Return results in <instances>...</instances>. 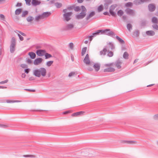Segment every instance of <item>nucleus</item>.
<instances>
[{
	"instance_id": "1",
	"label": "nucleus",
	"mask_w": 158,
	"mask_h": 158,
	"mask_svg": "<svg viewBox=\"0 0 158 158\" xmlns=\"http://www.w3.org/2000/svg\"><path fill=\"white\" fill-rule=\"evenodd\" d=\"M47 73L46 69L43 67L40 68L39 69H36L33 71V74L36 77H40L41 75L42 77H45Z\"/></svg>"
},
{
	"instance_id": "2",
	"label": "nucleus",
	"mask_w": 158,
	"mask_h": 158,
	"mask_svg": "<svg viewBox=\"0 0 158 158\" xmlns=\"http://www.w3.org/2000/svg\"><path fill=\"white\" fill-rule=\"evenodd\" d=\"M16 45V40L15 37L11 38L10 45V52L11 53H13L15 50Z\"/></svg>"
},
{
	"instance_id": "3",
	"label": "nucleus",
	"mask_w": 158,
	"mask_h": 158,
	"mask_svg": "<svg viewBox=\"0 0 158 158\" xmlns=\"http://www.w3.org/2000/svg\"><path fill=\"white\" fill-rule=\"evenodd\" d=\"M102 34H104L109 36H111L113 38H114L115 36V33L114 32L111 31L110 29H106L104 30H102Z\"/></svg>"
},
{
	"instance_id": "4",
	"label": "nucleus",
	"mask_w": 158,
	"mask_h": 158,
	"mask_svg": "<svg viewBox=\"0 0 158 158\" xmlns=\"http://www.w3.org/2000/svg\"><path fill=\"white\" fill-rule=\"evenodd\" d=\"M86 10H82L81 12L79 14L76 15V18L78 19H83L86 15Z\"/></svg>"
},
{
	"instance_id": "5",
	"label": "nucleus",
	"mask_w": 158,
	"mask_h": 158,
	"mask_svg": "<svg viewBox=\"0 0 158 158\" xmlns=\"http://www.w3.org/2000/svg\"><path fill=\"white\" fill-rule=\"evenodd\" d=\"M73 13L72 12L64 13L63 15V18L66 21H68L71 19L70 16Z\"/></svg>"
},
{
	"instance_id": "6",
	"label": "nucleus",
	"mask_w": 158,
	"mask_h": 158,
	"mask_svg": "<svg viewBox=\"0 0 158 158\" xmlns=\"http://www.w3.org/2000/svg\"><path fill=\"white\" fill-rule=\"evenodd\" d=\"M46 52L45 50L38 49L36 51V53L39 56H44Z\"/></svg>"
},
{
	"instance_id": "7",
	"label": "nucleus",
	"mask_w": 158,
	"mask_h": 158,
	"mask_svg": "<svg viewBox=\"0 0 158 158\" xmlns=\"http://www.w3.org/2000/svg\"><path fill=\"white\" fill-rule=\"evenodd\" d=\"M107 45L108 46H106L104 47L106 48L107 51H108L114 49V46L111 42H109Z\"/></svg>"
},
{
	"instance_id": "8",
	"label": "nucleus",
	"mask_w": 158,
	"mask_h": 158,
	"mask_svg": "<svg viewBox=\"0 0 158 158\" xmlns=\"http://www.w3.org/2000/svg\"><path fill=\"white\" fill-rule=\"evenodd\" d=\"M125 11L127 14L128 15L133 16L135 15V12L132 9L129 8H127L125 10Z\"/></svg>"
},
{
	"instance_id": "9",
	"label": "nucleus",
	"mask_w": 158,
	"mask_h": 158,
	"mask_svg": "<svg viewBox=\"0 0 158 158\" xmlns=\"http://www.w3.org/2000/svg\"><path fill=\"white\" fill-rule=\"evenodd\" d=\"M122 64L121 61L119 59H118L115 61L114 64L118 69H120L121 68V65Z\"/></svg>"
},
{
	"instance_id": "10",
	"label": "nucleus",
	"mask_w": 158,
	"mask_h": 158,
	"mask_svg": "<svg viewBox=\"0 0 158 158\" xmlns=\"http://www.w3.org/2000/svg\"><path fill=\"white\" fill-rule=\"evenodd\" d=\"M105 3L104 4V7L105 9L107 10L108 8L109 5L111 4L112 2V0H104Z\"/></svg>"
},
{
	"instance_id": "11",
	"label": "nucleus",
	"mask_w": 158,
	"mask_h": 158,
	"mask_svg": "<svg viewBox=\"0 0 158 158\" xmlns=\"http://www.w3.org/2000/svg\"><path fill=\"white\" fill-rule=\"evenodd\" d=\"M148 7V10L150 12H153L155 11L156 8L155 5L152 3L149 4Z\"/></svg>"
},
{
	"instance_id": "12",
	"label": "nucleus",
	"mask_w": 158,
	"mask_h": 158,
	"mask_svg": "<svg viewBox=\"0 0 158 158\" xmlns=\"http://www.w3.org/2000/svg\"><path fill=\"white\" fill-rule=\"evenodd\" d=\"M43 59L42 58L39 57L35 59L34 61V65H38L39 64L41 63Z\"/></svg>"
},
{
	"instance_id": "13",
	"label": "nucleus",
	"mask_w": 158,
	"mask_h": 158,
	"mask_svg": "<svg viewBox=\"0 0 158 158\" xmlns=\"http://www.w3.org/2000/svg\"><path fill=\"white\" fill-rule=\"evenodd\" d=\"M84 62L87 65H89L90 63L89 55L87 54L83 60Z\"/></svg>"
},
{
	"instance_id": "14",
	"label": "nucleus",
	"mask_w": 158,
	"mask_h": 158,
	"mask_svg": "<svg viewBox=\"0 0 158 158\" xmlns=\"http://www.w3.org/2000/svg\"><path fill=\"white\" fill-rule=\"evenodd\" d=\"M146 2H147L146 0H135L133 2V3L135 5H137Z\"/></svg>"
},
{
	"instance_id": "15",
	"label": "nucleus",
	"mask_w": 158,
	"mask_h": 158,
	"mask_svg": "<svg viewBox=\"0 0 158 158\" xmlns=\"http://www.w3.org/2000/svg\"><path fill=\"white\" fill-rule=\"evenodd\" d=\"M84 113V112L83 111H81L78 112L76 113H73L71 114V116L72 117H78L80 116L81 114Z\"/></svg>"
},
{
	"instance_id": "16",
	"label": "nucleus",
	"mask_w": 158,
	"mask_h": 158,
	"mask_svg": "<svg viewBox=\"0 0 158 158\" xmlns=\"http://www.w3.org/2000/svg\"><path fill=\"white\" fill-rule=\"evenodd\" d=\"M93 67L95 69V71L98 72L100 69V64L98 63H95Z\"/></svg>"
},
{
	"instance_id": "17",
	"label": "nucleus",
	"mask_w": 158,
	"mask_h": 158,
	"mask_svg": "<svg viewBox=\"0 0 158 158\" xmlns=\"http://www.w3.org/2000/svg\"><path fill=\"white\" fill-rule=\"evenodd\" d=\"M95 12L93 11L90 13L85 18V19L86 21L88 20L90 18H91L95 15Z\"/></svg>"
},
{
	"instance_id": "18",
	"label": "nucleus",
	"mask_w": 158,
	"mask_h": 158,
	"mask_svg": "<svg viewBox=\"0 0 158 158\" xmlns=\"http://www.w3.org/2000/svg\"><path fill=\"white\" fill-rule=\"evenodd\" d=\"M31 3L32 5L36 6L40 5L41 3V2L38 0H32Z\"/></svg>"
},
{
	"instance_id": "19",
	"label": "nucleus",
	"mask_w": 158,
	"mask_h": 158,
	"mask_svg": "<svg viewBox=\"0 0 158 158\" xmlns=\"http://www.w3.org/2000/svg\"><path fill=\"white\" fill-rule=\"evenodd\" d=\"M115 71V69L112 67H109L104 69V72H113Z\"/></svg>"
},
{
	"instance_id": "20",
	"label": "nucleus",
	"mask_w": 158,
	"mask_h": 158,
	"mask_svg": "<svg viewBox=\"0 0 158 158\" xmlns=\"http://www.w3.org/2000/svg\"><path fill=\"white\" fill-rule=\"evenodd\" d=\"M28 55L30 56V57L31 59H34L35 58L36 55L33 52H30L28 53Z\"/></svg>"
},
{
	"instance_id": "21",
	"label": "nucleus",
	"mask_w": 158,
	"mask_h": 158,
	"mask_svg": "<svg viewBox=\"0 0 158 158\" xmlns=\"http://www.w3.org/2000/svg\"><path fill=\"white\" fill-rule=\"evenodd\" d=\"M51 13L50 12H44L42 15L43 19L48 17L51 15Z\"/></svg>"
},
{
	"instance_id": "22",
	"label": "nucleus",
	"mask_w": 158,
	"mask_h": 158,
	"mask_svg": "<svg viewBox=\"0 0 158 158\" xmlns=\"http://www.w3.org/2000/svg\"><path fill=\"white\" fill-rule=\"evenodd\" d=\"M146 34L148 35L153 36L155 34V32L152 30L148 31L146 32Z\"/></svg>"
},
{
	"instance_id": "23",
	"label": "nucleus",
	"mask_w": 158,
	"mask_h": 158,
	"mask_svg": "<svg viewBox=\"0 0 158 158\" xmlns=\"http://www.w3.org/2000/svg\"><path fill=\"white\" fill-rule=\"evenodd\" d=\"M102 30H97L95 32L93 33L92 35L94 37L96 36L97 35H99V33L102 34Z\"/></svg>"
},
{
	"instance_id": "24",
	"label": "nucleus",
	"mask_w": 158,
	"mask_h": 158,
	"mask_svg": "<svg viewBox=\"0 0 158 158\" xmlns=\"http://www.w3.org/2000/svg\"><path fill=\"white\" fill-rule=\"evenodd\" d=\"M115 37L120 44H125L124 41L122 39L120 38L119 36H116Z\"/></svg>"
},
{
	"instance_id": "25",
	"label": "nucleus",
	"mask_w": 158,
	"mask_h": 158,
	"mask_svg": "<svg viewBox=\"0 0 158 158\" xmlns=\"http://www.w3.org/2000/svg\"><path fill=\"white\" fill-rule=\"evenodd\" d=\"M22 9L21 8H19L17 9L15 11V14L16 15H18L22 12Z\"/></svg>"
},
{
	"instance_id": "26",
	"label": "nucleus",
	"mask_w": 158,
	"mask_h": 158,
	"mask_svg": "<svg viewBox=\"0 0 158 158\" xmlns=\"http://www.w3.org/2000/svg\"><path fill=\"white\" fill-rule=\"evenodd\" d=\"M106 48L105 47L103 48V50L101 51L100 52V55H106V52L107 51Z\"/></svg>"
},
{
	"instance_id": "27",
	"label": "nucleus",
	"mask_w": 158,
	"mask_h": 158,
	"mask_svg": "<svg viewBox=\"0 0 158 158\" xmlns=\"http://www.w3.org/2000/svg\"><path fill=\"white\" fill-rule=\"evenodd\" d=\"M113 11V10H111V9H109V12L110 16L111 15L113 17H115L117 16L115 12Z\"/></svg>"
},
{
	"instance_id": "28",
	"label": "nucleus",
	"mask_w": 158,
	"mask_h": 158,
	"mask_svg": "<svg viewBox=\"0 0 158 158\" xmlns=\"http://www.w3.org/2000/svg\"><path fill=\"white\" fill-rule=\"evenodd\" d=\"M139 31L137 30L133 32V35L135 37H138L139 36Z\"/></svg>"
},
{
	"instance_id": "29",
	"label": "nucleus",
	"mask_w": 158,
	"mask_h": 158,
	"mask_svg": "<svg viewBox=\"0 0 158 158\" xmlns=\"http://www.w3.org/2000/svg\"><path fill=\"white\" fill-rule=\"evenodd\" d=\"M124 14L123 11L122 10H120L117 12L118 15L120 17L123 16Z\"/></svg>"
},
{
	"instance_id": "30",
	"label": "nucleus",
	"mask_w": 158,
	"mask_h": 158,
	"mask_svg": "<svg viewBox=\"0 0 158 158\" xmlns=\"http://www.w3.org/2000/svg\"><path fill=\"white\" fill-rule=\"evenodd\" d=\"M55 5L56 6L57 8H60L62 6V5L61 3L60 2L55 3Z\"/></svg>"
},
{
	"instance_id": "31",
	"label": "nucleus",
	"mask_w": 158,
	"mask_h": 158,
	"mask_svg": "<svg viewBox=\"0 0 158 158\" xmlns=\"http://www.w3.org/2000/svg\"><path fill=\"white\" fill-rule=\"evenodd\" d=\"M127 27L128 30L130 31H131V30H132V26L131 23L127 24Z\"/></svg>"
},
{
	"instance_id": "32",
	"label": "nucleus",
	"mask_w": 158,
	"mask_h": 158,
	"mask_svg": "<svg viewBox=\"0 0 158 158\" xmlns=\"http://www.w3.org/2000/svg\"><path fill=\"white\" fill-rule=\"evenodd\" d=\"M44 19L42 15H39L35 17V19L36 21H38L40 19Z\"/></svg>"
},
{
	"instance_id": "33",
	"label": "nucleus",
	"mask_w": 158,
	"mask_h": 158,
	"mask_svg": "<svg viewBox=\"0 0 158 158\" xmlns=\"http://www.w3.org/2000/svg\"><path fill=\"white\" fill-rule=\"evenodd\" d=\"M129 54L127 52H125L123 55V57L125 59H128Z\"/></svg>"
},
{
	"instance_id": "34",
	"label": "nucleus",
	"mask_w": 158,
	"mask_h": 158,
	"mask_svg": "<svg viewBox=\"0 0 158 158\" xmlns=\"http://www.w3.org/2000/svg\"><path fill=\"white\" fill-rule=\"evenodd\" d=\"M74 27V25L73 24H69L67 25L66 27V30H70Z\"/></svg>"
},
{
	"instance_id": "35",
	"label": "nucleus",
	"mask_w": 158,
	"mask_h": 158,
	"mask_svg": "<svg viewBox=\"0 0 158 158\" xmlns=\"http://www.w3.org/2000/svg\"><path fill=\"white\" fill-rule=\"evenodd\" d=\"M44 55L45 56V59H48L52 57V56L51 54L48 53H46V52Z\"/></svg>"
},
{
	"instance_id": "36",
	"label": "nucleus",
	"mask_w": 158,
	"mask_h": 158,
	"mask_svg": "<svg viewBox=\"0 0 158 158\" xmlns=\"http://www.w3.org/2000/svg\"><path fill=\"white\" fill-rule=\"evenodd\" d=\"M152 22L154 23L157 24L158 23V20L157 18L155 17H152Z\"/></svg>"
},
{
	"instance_id": "37",
	"label": "nucleus",
	"mask_w": 158,
	"mask_h": 158,
	"mask_svg": "<svg viewBox=\"0 0 158 158\" xmlns=\"http://www.w3.org/2000/svg\"><path fill=\"white\" fill-rule=\"evenodd\" d=\"M34 18L31 16L28 17L27 19V20L28 22H30L33 20Z\"/></svg>"
},
{
	"instance_id": "38",
	"label": "nucleus",
	"mask_w": 158,
	"mask_h": 158,
	"mask_svg": "<svg viewBox=\"0 0 158 158\" xmlns=\"http://www.w3.org/2000/svg\"><path fill=\"white\" fill-rule=\"evenodd\" d=\"M28 12L27 10H25L23 11L22 12V14L21 15V16L22 17H25L26 15H27L28 14Z\"/></svg>"
},
{
	"instance_id": "39",
	"label": "nucleus",
	"mask_w": 158,
	"mask_h": 158,
	"mask_svg": "<svg viewBox=\"0 0 158 158\" xmlns=\"http://www.w3.org/2000/svg\"><path fill=\"white\" fill-rule=\"evenodd\" d=\"M87 48L86 47H85L82 48L81 53L82 56H83L85 54Z\"/></svg>"
},
{
	"instance_id": "40",
	"label": "nucleus",
	"mask_w": 158,
	"mask_h": 158,
	"mask_svg": "<svg viewBox=\"0 0 158 158\" xmlns=\"http://www.w3.org/2000/svg\"><path fill=\"white\" fill-rule=\"evenodd\" d=\"M103 9V6L102 5H100L98 8V12H101Z\"/></svg>"
},
{
	"instance_id": "41",
	"label": "nucleus",
	"mask_w": 158,
	"mask_h": 158,
	"mask_svg": "<svg viewBox=\"0 0 158 158\" xmlns=\"http://www.w3.org/2000/svg\"><path fill=\"white\" fill-rule=\"evenodd\" d=\"M53 62V61L50 60L47 62L46 63V65L48 67H49L51 65Z\"/></svg>"
},
{
	"instance_id": "42",
	"label": "nucleus",
	"mask_w": 158,
	"mask_h": 158,
	"mask_svg": "<svg viewBox=\"0 0 158 158\" xmlns=\"http://www.w3.org/2000/svg\"><path fill=\"white\" fill-rule=\"evenodd\" d=\"M132 5H133V4H132V2H127L125 4L126 6L127 7H131V6H132Z\"/></svg>"
},
{
	"instance_id": "43",
	"label": "nucleus",
	"mask_w": 158,
	"mask_h": 158,
	"mask_svg": "<svg viewBox=\"0 0 158 158\" xmlns=\"http://www.w3.org/2000/svg\"><path fill=\"white\" fill-rule=\"evenodd\" d=\"M146 24V20H142L140 23V26L141 27L145 26Z\"/></svg>"
},
{
	"instance_id": "44",
	"label": "nucleus",
	"mask_w": 158,
	"mask_h": 158,
	"mask_svg": "<svg viewBox=\"0 0 158 158\" xmlns=\"http://www.w3.org/2000/svg\"><path fill=\"white\" fill-rule=\"evenodd\" d=\"M117 5L116 4L115 5H112L110 7V9H111V10H113L115 9V8L116 7Z\"/></svg>"
},
{
	"instance_id": "45",
	"label": "nucleus",
	"mask_w": 158,
	"mask_h": 158,
	"mask_svg": "<svg viewBox=\"0 0 158 158\" xmlns=\"http://www.w3.org/2000/svg\"><path fill=\"white\" fill-rule=\"evenodd\" d=\"M152 27L153 29L158 30V25L156 24L152 25Z\"/></svg>"
},
{
	"instance_id": "46",
	"label": "nucleus",
	"mask_w": 158,
	"mask_h": 158,
	"mask_svg": "<svg viewBox=\"0 0 158 158\" xmlns=\"http://www.w3.org/2000/svg\"><path fill=\"white\" fill-rule=\"evenodd\" d=\"M108 52H109L107 54V56H109L110 57L112 56L113 55V52L110 51H108Z\"/></svg>"
},
{
	"instance_id": "47",
	"label": "nucleus",
	"mask_w": 158,
	"mask_h": 158,
	"mask_svg": "<svg viewBox=\"0 0 158 158\" xmlns=\"http://www.w3.org/2000/svg\"><path fill=\"white\" fill-rule=\"evenodd\" d=\"M74 10L75 11L78 12L80 10V8L79 6H77L76 7H74Z\"/></svg>"
},
{
	"instance_id": "48",
	"label": "nucleus",
	"mask_w": 158,
	"mask_h": 158,
	"mask_svg": "<svg viewBox=\"0 0 158 158\" xmlns=\"http://www.w3.org/2000/svg\"><path fill=\"white\" fill-rule=\"evenodd\" d=\"M23 157H31L34 158L35 157V156L33 155H24L23 156Z\"/></svg>"
},
{
	"instance_id": "49",
	"label": "nucleus",
	"mask_w": 158,
	"mask_h": 158,
	"mask_svg": "<svg viewBox=\"0 0 158 158\" xmlns=\"http://www.w3.org/2000/svg\"><path fill=\"white\" fill-rule=\"evenodd\" d=\"M20 67L23 68H26L28 67V66L25 64H23L20 65Z\"/></svg>"
},
{
	"instance_id": "50",
	"label": "nucleus",
	"mask_w": 158,
	"mask_h": 158,
	"mask_svg": "<svg viewBox=\"0 0 158 158\" xmlns=\"http://www.w3.org/2000/svg\"><path fill=\"white\" fill-rule=\"evenodd\" d=\"M74 6H75V5H72L71 6L67 7V9L69 10H72L74 8Z\"/></svg>"
},
{
	"instance_id": "51",
	"label": "nucleus",
	"mask_w": 158,
	"mask_h": 158,
	"mask_svg": "<svg viewBox=\"0 0 158 158\" xmlns=\"http://www.w3.org/2000/svg\"><path fill=\"white\" fill-rule=\"evenodd\" d=\"M27 5L30 6L31 5V0H25Z\"/></svg>"
},
{
	"instance_id": "52",
	"label": "nucleus",
	"mask_w": 158,
	"mask_h": 158,
	"mask_svg": "<svg viewBox=\"0 0 158 158\" xmlns=\"http://www.w3.org/2000/svg\"><path fill=\"white\" fill-rule=\"evenodd\" d=\"M8 127V126L6 125L0 123V127H1L6 128Z\"/></svg>"
},
{
	"instance_id": "53",
	"label": "nucleus",
	"mask_w": 158,
	"mask_h": 158,
	"mask_svg": "<svg viewBox=\"0 0 158 158\" xmlns=\"http://www.w3.org/2000/svg\"><path fill=\"white\" fill-rule=\"evenodd\" d=\"M126 142L129 144H132L134 143H135L136 141H134L130 140V141H125Z\"/></svg>"
},
{
	"instance_id": "54",
	"label": "nucleus",
	"mask_w": 158,
	"mask_h": 158,
	"mask_svg": "<svg viewBox=\"0 0 158 158\" xmlns=\"http://www.w3.org/2000/svg\"><path fill=\"white\" fill-rule=\"evenodd\" d=\"M24 90L29 92H34L35 91V89H24Z\"/></svg>"
},
{
	"instance_id": "55",
	"label": "nucleus",
	"mask_w": 158,
	"mask_h": 158,
	"mask_svg": "<svg viewBox=\"0 0 158 158\" xmlns=\"http://www.w3.org/2000/svg\"><path fill=\"white\" fill-rule=\"evenodd\" d=\"M75 74V73L74 72H71L69 74V77H71L72 76L74 75Z\"/></svg>"
},
{
	"instance_id": "56",
	"label": "nucleus",
	"mask_w": 158,
	"mask_h": 158,
	"mask_svg": "<svg viewBox=\"0 0 158 158\" xmlns=\"http://www.w3.org/2000/svg\"><path fill=\"white\" fill-rule=\"evenodd\" d=\"M94 37V36L92 35H91L90 36H87V37L89 38V40L91 41L93 39V38Z\"/></svg>"
},
{
	"instance_id": "57",
	"label": "nucleus",
	"mask_w": 158,
	"mask_h": 158,
	"mask_svg": "<svg viewBox=\"0 0 158 158\" xmlns=\"http://www.w3.org/2000/svg\"><path fill=\"white\" fill-rule=\"evenodd\" d=\"M73 44L72 43H70L69 44V47L71 49H73Z\"/></svg>"
},
{
	"instance_id": "58",
	"label": "nucleus",
	"mask_w": 158,
	"mask_h": 158,
	"mask_svg": "<svg viewBox=\"0 0 158 158\" xmlns=\"http://www.w3.org/2000/svg\"><path fill=\"white\" fill-rule=\"evenodd\" d=\"M18 35L19 38V39L21 41H23V36H22L20 35L19 34H18Z\"/></svg>"
},
{
	"instance_id": "59",
	"label": "nucleus",
	"mask_w": 158,
	"mask_h": 158,
	"mask_svg": "<svg viewBox=\"0 0 158 158\" xmlns=\"http://www.w3.org/2000/svg\"><path fill=\"white\" fill-rule=\"evenodd\" d=\"M30 71V69L28 68H27L24 70L25 72L27 74Z\"/></svg>"
},
{
	"instance_id": "60",
	"label": "nucleus",
	"mask_w": 158,
	"mask_h": 158,
	"mask_svg": "<svg viewBox=\"0 0 158 158\" xmlns=\"http://www.w3.org/2000/svg\"><path fill=\"white\" fill-rule=\"evenodd\" d=\"M22 5L21 3L18 2L17 4L15 5L16 7H19L21 6Z\"/></svg>"
},
{
	"instance_id": "61",
	"label": "nucleus",
	"mask_w": 158,
	"mask_h": 158,
	"mask_svg": "<svg viewBox=\"0 0 158 158\" xmlns=\"http://www.w3.org/2000/svg\"><path fill=\"white\" fill-rule=\"evenodd\" d=\"M8 81V80L7 79V80H6L1 81L0 82V84H4V83H6Z\"/></svg>"
},
{
	"instance_id": "62",
	"label": "nucleus",
	"mask_w": 158,
	"mask_h": 158,
	"mask_svg": "<svg viewBox=\"0 0 158 158\" xmlns=\"http://www.w3.org/2000/svg\"><path fill=\"white\" fill-rule=\"evenodd\" d=\"M27 61L28 64H31L32 62L31 60L30 59H27Z\"/></svg>"
},
{
	"instance_id": "63",
	"label": "nucleus",
	"mask_w": 158,
	"mask_h": 158,
	"mask_svg": "<svg viewBox=\"0 0 158 158\" xmlns=\"http://www.w3.org/2000/svg\"><path fill=\"white\" fill-rule=\"evenodd\" d=\"M18 32L22 35H23V36H26V35L24 33L21 31H19Z\"/></svg>"
},
{
	"instance_id": "64",
	"label": "nucleus",
	"mask_w": 158,
	"mask_h": 158,
	"mask_svg": "<svg viewBox=\"0 0 158 158\" xmlns=\"http://www.w3.org/2000/svg\"><path fill=\"white\" fill-rule=\"evenodd\" d=\"M103 14L105 15H108L110 16V14L107 11L104 12Z\"/></svg>"
}]
</instances>
